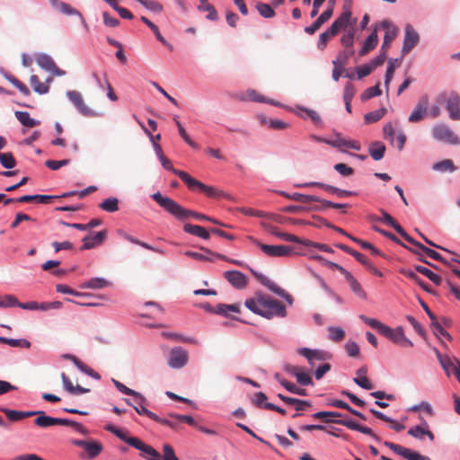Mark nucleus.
I'll return each mask as SVG.
<instances>
[{
  "label": "nucleus",
  "instance_id": "1",
  "mask_svg": "<svg viewBox=\"0 0 460 460\" xmlns=\"http://www.w3.org/2000/svg\"><path fill=\"white\" fill-rule=\"evenodd\" d=\"M105 429L113 433L129 446L140 450L142 452L141 456L147 460H179L172 447L169 444L163 446V454H161L151 446L145 444L138 438L128 437L122 429L111 424L107 425Z\"/></svg>",
  "mask_w": 460,
  "mask_h": 460
},
{
  "label": "nucleus",
  "instance_id": "2",
  "mask_svg": "<svg viewBox=\"0 0 460 460\" xmlns=\"http://www.w3.org/2000/svg\"><path fill=\"white\" fill-rule=\"evenodd\" d=\"M244 305L252 313L266 319L284 318L287 315L286 306L281 301L261 292H257L252 297L246 299Z\"/></svg>",
  "mask_w": 460,
  "mask_h": 460
},
{
  "label": "nucleus",
  "instance_id": "3",
  "mask_svg": "<svg viewBox=\"0 0 460 460\" xmlns=\"http://www.w3.org/2000/svg\"><path fill=\"white\" fill-rule=\"evenodd\" d=\"M152 199L159 204L160 207H162L165 211H167L169 214L175 217L178 220H186L189 217H194L196 219L199 220H207L209 222H212L214 224L226 226L227 225H225L218 220L209 217L204 214H200L187 208H184L181 205H179L176 201H174L172 199L169 197L163 196L159 191L154 193L152 196Z\"/></svg>",
  "mask_w": 460,
  "mask_h": 460
},
{
  "label": "nucleus",
  "instance_id": "4",
  "mask_svg": "<svg viewBox=\"0 0 460 460\" xmlns=\"http://www.w3.org/2000/svg\"><path fill=\"white\" fill-rule=\"evenodd\" d=\"M360 319L363 320V322L370 327L376 329L381 335L392 341L394 343L402 348H411L413 346L412 341L405 337L403 328L402 326L392 329L391 327L374 318L360 315Z\"/></svg>",
  "mask_w": 460,
  "mask_h": 460
},
{
  "label": "nucleus",
  "instance_id": "5",
  "mask_svg": "<svg viewBox=\"0 0 460 460\" xmlns=\"http://www.w3.org/2000/svg\"><path fill=\"white\" fill-rule=\"evenodd\" d=\"M181 181L185 182V184L188 186L189 189L194 190L195 188H198L201 192L206 194L208 198H226L230 199V196L226 194L225 191L218 190L213 186H208L201 181L194 179L188 173H181Z\"/></svg>",
  "mask_w": 460,
  "mask_h": 460
},
{
  "label": "nucleus",
  "instance_id": "6",
  "mask_svg": "<svg viewBox=\"0 0 460 460\" xmlns=\"http://www.w3.org/2000/svg\"><path fill=\"white\" fill-rule=\"evenodd\" d=\"M252 275L256 278L258 281H260L264 287H266L269 290L273 292L274 294L283 297L289 305L293 304V297L291 295L287 293L283 288L279 287L275 282L270 280L267 276L258 273L254 270H251Z\"/></svg>",
  "mask_w": 460,
  "mask_h": 460
},
{
  "label": "nucleus",
  "instance_id": "7",
  "mask_svg": "<svg viewBox=\"0 0 460 460\" xmlns=\"http://www.w3.org/2000/svg\"><path fill=\"white\" fill-rule=\"evenodd\" d=\"M433 137L438 140L451 145H457L460 143L459 137L449 128V127L438 124L432 128Z\"/></svg>",
  "mask_w": 460,
  "mask_h": 460
},
{
  "label": "nucleus",
  "instance_id": "8",
  "mask_svg": "<svg viewBox=\"0 0 460 460\" xmlns=\"http://www.w3.org/2000/svg\"><path fill=\"white\" fill-rule=\"evenodd\" d=\"M445 101L447 102V110L449 112L450 119L455 120L460 119V97L454 93H452L447 99L445 93L438 97V102Z\"/></svg>",
  "mask_w": 460,
  "mask_h": 460
},
{
  "label": "nucleus",
  "instance_id": "9",
  "mask_svg": "<svg viewBox=\"0 0 460 460\" xmlns=\"http://www.w3.org/2000/svg\"><path fill=\"white\" fill-rule=\"evenodd\" d=\"M378 27L383 28L385 30L384 41L380 50L387 51L392 42L397 37L399 33V29L389 20H384L377 26V28Z\"/></svg>",
  "mask_w": 460,
  "mask_h": 460
},
{
  "label": "nucleus",
  "instance_id": "10",
  "mask_svg": "<svg viewBox=\"0 0 460 460\" xmlns=\"http://www.w3.org/2000/svg\"><path fill=\"white\" fill-rule=\"evenodd\" d=\"M261 251L270 257H286L292 253V247L287 245H269L260 243L257 240L252 239Z\"/></svg>",
  "mask_w": 460,
  "mask_h": 460
},
{
  "label": "nucleus",
  "instance_id": "11",
  "mask_svg": "<svg viewBox=\"0 0 460 460\" xmlns=\"http://www.w3.org/2000/svg\"><path fill=\"white\" fill-rule=\"evenodd\" d=\"M384 445L393 450L395 454L402 456L407 460H431L428 456H421L418 452L412 451L393 442L385 441Z\"/></svg>",
  "mask_w": 460,
  "mask_h": 460
},
{
  "label": "nucleus",
  "instance_id": "12",
  "mask_svg": "<svg viewBox=\"0 0 460 460\" xmlns=\"http://www.w3.org/2000/svg\"><path fill=\"white\" fill-rule=\"evenodd\" d=\"M405 241H407L408 243H411L412 245H414L416 247V249H411V248L408 247V249L410 251H411L412 252H414L415 254L422 255V253H424L433 260H436V261H441L445 264H447V261L438 252H437L436 251H434L430 248L424 246L422 243L414 240L411 236H410V238L406 237Z\"/></svg>",
  "mask_w": 460,
  "mask_h": 460
},
{
  "label": "nucleus",
  "instance_id": "13",
  "mask_svg": "<svg viewBox=\"0 0 460 460\" xmlns=\"http://www.w3.org/2000/svg\"><path fill=\"white\" fill-rule=\"evenodd\" d=\"M188 351L181 347H175L170 351L168 365L172 368H181L188 362Z\"/></svg>",
  "mask_w": 460,
  "mask_h": 460
},
{
  "label": "nucleus",
  "instance_id": "14",
  "mask_svg": "<svg viewBox=\"0 0 460 460\" xmlns=\"http://www.w3.org/2000/svg\"><path fill=\"white\" fill-rule=\"evenodd\" d=\"M66 95L82 115L85 117H93L96 115V113L85 104L84 98L79 92L69 91Z\"/></svg>",
  "mask_w": 460,
  "mask_h": 460
},
{
  "label": "nucleus",
  "instance_id": "15",
  "mask_svg": "<svg viewBox=\"0 0 460 460\" xmlns=\"http://www.w3.org/2000/svg\"><path fill=\"white\" fill-rule=\"evenodd\" d=\"M420 35L414 30L412 25L407 24L405 26V34L403 40V45L402 48V55L408 54L419 42Z\"/></svg>",
  "mask_w": 460,
  "mask_h": 460
},
{
  "label": "nucleus",
  "instance_id": "16",
  "mask_svg": "<svg viewBox=\"0 0 460 460\" xmlns=\"http://www.w3.org/2000/svg\"><path fill=\"white\" fill-rule=\"evenodd\" d=\"M429 103V97L427 95L421 96L408 120L411 123H417L422 120L428 112Z\"/></svg>",
  "mask_w": 460,
  "mask_h": 460
},
{
  "label": "nucleus",
  "instance_id": "17",
  "mask_svg": "<svg viewBox=\"0 0 460 460\" xmlns=\"http://www.w3.org/2000/svg\"><path fill=\"white\" fill-rule=\"evenodd\" d=\"M324 142L332 147L338 148L341 152H345V148L357 151L361 149V145L358 141L353 139H345L340 136H337V137L333 140H325Z\"/></svg>",
  "mask_w": 460,
  "mask_h": 460
},
{
  "label": "nucleus",
  "instance_id": "18",
  "mask_svg": "<svg viewBox=\"0 0 460 460\" xmlns=\"http://www.w3.org/2000/svg\"><path fill=\"white\" fill-rule=\"evenodd\" d=\"M298 353L307 359L312 367L315 366L316 361H323L329 358V354L327 352L318 349H311L308 348L299 349Z\"/></svg>",
  "mask_w": 460,
  "mask_h": 460
},
{
  "label": "nucleus",
  "instance_id": "19",
  "mask_svg": "<svg viewBox=\"0 0 460 460\" xmlns=\"http://www.w3.org/2000/svg\"><path fill=\"white\" fill-rule=\"evenodd\" d=\"M224 278L235 288L243 289L247 286L246 276L238 270H228L224 272Z\"/></svg>",
  "mask_w": 460,
  "mask_h": 460
},
{
  "label": "nucleus",
  "instance_id": "20",
  "mask_svg": "<svg viewBox=\"0 0 460 460\" xmlns=\"http://www.w3.org/2000/svg\"><path fill=\"white\" fill-rule=\"evenodd\" d=\"M107 236V231L102 230L100 232H97L94 235H87L83 239V246L81 247V250H89L96 245L101 244Z\"/></svg>",
  "mask_w": 460,
  "mask_h": 460
},
{
  "label": "nucleus",
  "instance_id": "21",
  "mask_svg": "<svg viewBox=\"0 0 460 460\" xmlns=\"http://www.w3.org/2000/svg\"><path fill=\"white\" fill-rule=\"evenodd\" d=\"M332 7L326 9L310 26L305 28V31L310 35L315 33L332 17Z\"/></svg>",
  "mask_w": 460,
  "mask_h": 460
},
{
  "label": "nucleus",
  "instance_id": "22",
  "mask_svg": "<svg viewBox=\"0 0 460 460\" xmlns=\"http://www.w3.org/2000/svg\"><path fill=\"white\" fill-rule=\"evenodd\" d=\"M408 434L418 439H422L423 436H427L431 441L434 440V434L429 429L428 423L425 420L422 421L421 425L409 429Z\"/></svg>",
  "mask_w": 460,
  "mask_h": 460
},
{
  "label": "nucleus",
  "instance_id": "23",
  "mask_svg": "<svg viewBox=\"0 0 460 460\" xmlns=\"http://www.w3.org/2000/svg\"><path fill=\"white\" fill-rule=\"evenodd\" d=\"M377 25L376 26L374 31L366 39L363 43L361 49L358 51L359 56H365L374 49L378 44V36H377Z\"/></svg>",
  "mask_w": 460,
  "mask_h": 460
},
{
  "label": "nucleus",
  "instance_id": "24",
  "mask_svg": "<svg viewBox=\"0 0 460 460\" xmlns=\"http://www.w3.org/2000/svg\"><path fill=\"white\" fill-rule=\"evenodd\" d=\"M0 411L5 414V416L8 418L11 421H20L23 419L32 417L34 416V412L32 411H16V410H11L8 408H0Z\"/></svg>",
  "mask_w": 460,
  "mask_h": 460
},
{
  "label": "nucleus",
  "instance_id": "25",
  "mask_svg": "<svg viewBox=\"0 0 460 460\" xmlns=\"http://www.w3.org/2000/svg\"><path fill=\"white\" fill-rule=\"evenodd\" d=\"M34 416L37 418L34 420V424L40 428H49L55 425V418L48 416L43 411H32Z\"/></svg>",
  "mask_w": 460,
  "mask_h": 460
},
{
  "label": "nucleus",
  "instance_id": "26",
  "mask_svg": "<svg viewBox=\"0 0 460 460\" xmlns=\"http://www.w3.org/2000/svg\"><path fill=\"white\" fill-rule=\"evenodd\" d=\"M183 231L185 233L199 236L202 239L208 240L210 237V232L208 231L206 228L197 225H191V224H185L183 226Z\"/></svg>",
  "mask_w": 460,
  "mask_h": 460
},
{
  "label": "nucleus",
  "instance_id": "27",
  "mask_svg": "<svg viewBox=\"0 0 460 460\" xmlns=\"http://www.w3.org/2000/svg\"><path fill=\"white\" fill-rule=\"evenodd\" d=\"M382 221L386 225L392 226L404 240L406 237L410 238V235L404 231V229L394 220V218L382 210Z\"/></svg>",
  "mask_w": 460,
  "mask_h": 460
},
{
  "label": "nucleus",
  "instance_id": "28",
  "mask_svg": "<svg viewBox=\"0 0 460 460\" xmlns=\"http://www.w3.org/2000/svg\"><path fill=\"white\" fill-rule=\"evenodd\" d=\"M64 358H67V359H70L72 360L75 365L84 373L87 374L88 376L95 378V379H100V375L95 372L93 369H92L91 367H89L87 365L84 364L80 359H78L76 357L73 356V355H70V354H66L64 356Z\"/></svg>",
  "mask_w": 460,
  "mask_h": 460
},
{
  "label": "nucleus",
  "instance_id": "29",
  "mask_svg": "<svg viewBox=\"0 0 460 460\" xmlns=\"http://www.w3.org/2000/svg\"><path fill=\"white\" fill-rule=\"evenodd\" d=\"M368 152L375 161H379L385 155V146L380 141L372 142L368 146Z\"/></svg>",
  "mask_w": 460,
  "mask_h": 460
},
{
  "label": "nucleus",
  "instance_id": "30",
  "mask_svg": "<svg viewBox=\"0 0 460 460\" xmlns=\"http://www.w3.org/2000/svg\"><path fill=\"white\" fill-rule=\"evenodd\" d=\"M111 286V282L103 278H93L81 285L82 288L100 289Z\"/></svg>",
  "mask_w": 460,
  "mask_h": 460
},
{
  "label": "nucleus",
  "instance_id": "31",
  "mask_svg": "<svg viewBox=\"0 0 460 460\" xmlns=\"http://www.w3.org/2000/svg\"><path fill=\"white\" fill-rule=\"evenodd\" d=\"M15 118L19 122L27 128H33L40 125V121L31 118L30 113L27 111H17L14 112Z\"/></svg>",
  "mask_w": 460,
  "mask_h": 460
},
{
  "label": "nucleus",
  "instance_id": "32",
  "mask_svg": "<svg viewBox=\"0 0 460 460\" xmlns=\"http://www.w3.org/2000/svg\"><path fill=\"white\" fill-rule=\"evenodd\" d=\"M56 196L49 195H24L18 198L17 202L24 203V202H31L36 201L38 203L47 204L51 199H56Z\"/></svg>",
  "mask_w": 460,
  "mask_h": 460
},
{
  "label": "nucleus",
  "instance_id": "33",
  "mask_svg": "<svg viewBox=\"0 0 460 460\" xmlns=\"http://www.w3.org/2000/svg\"><path fill=\"white\" fill-rule=\"evenodd\" d=\"M280 195H282L283 197H285L287 199H292L295 201H298V202H302V203H310V202H313V200H319V197H317V196L305 195V194H301V193H297V192H295L293 194H288L287 192L281 191Z\"/></svg>",
  "mask_w": 460,
  "mask_h": 460
},
{
  "label": "nucleus",
  "instance_id": "34",
  "mask_svg": "<svg viewBox=\"0 0 460 460\" xmlns=\"http://www.w3.org/2000/svg\"><path fill=\"white\" fill-rule=\"evenodd\" d=\"M346 281L348 282L351 291L359 298L366 299L367 298V293L361 287L360 283L352 276L348 277L346 279Z\"/></svg>",
  "mask_w": 460,
  "mask_h": 460
},
{
  "label": "nucleus",
  "instance_id": "35",
  "mask_svg": "<svg viewBox=\"0 0 460 460\" xmlns=\"http://www.w3.org/2000/svg\"><path fill=\"white\" fill-rule=\"evenodd\" d=\"M112 383L114 384L115 387L120 393L127 394V395L133 396L135 399H139V400H141V402L146 401V398L140 393L127 387L125 385H123L119 381L112 379Z\"/></svg>",
  "mask_w": 460,
  "mask_h": 460
},
{
  "label": "nucleus",
  "instance_id": "36",
  "mask_svg": "<svg viewBox=\"0 0 460 460\" xmlns=\"http://www.w3.org/2000/svg\"><path fill=\"white\" fill-rule=\"evenodd\" d=\"M432 169L440 172H453L456 170V166L454 164L453 161L450 159H444L440 162L435 163L432 165Z\"/></svg>",
  "mask_w": 460,
  "mask_h": 460
},
{
  "label": "nucleus",
  "instance_id": "37",
  "mask_svg": "<svg viewBox=\"0 0 460 460\" xmlns=\"http://www.w3.org/2000/svg\"><path fill=\"white\" fill-rule=\"evenodd\" d=\"M401 60L399 59H390L388 61V66L385 72V85L386 87V90L388 91L389 84L393 79L394 73L395 69L400 66Z\"/></svg>",
  "mask_w": 460,
  "mask_h": 460
},
{
  "label": "nucleus",
  "instance_id": "38",
  "mask_svg": "<svg viewBox=\"0 0 460 460\" xmlns=\"http://www.w3.org/2000/svg\"><path fill=\"white\" fill-rule=\"evenodd\" d=\"M36 62L42 69L49 72L54 68L56 64L51 57L46 54H38L36 56Z\"/></svg>",
  "mask_w": 460,
  "mask_h": 460
},
{
  "label": "nucleus",
  "instance_id": "39",
  "mask_svg": "<svg viewBox=\"0 0 460 460\" xmlns=\"http://www.w3.org/2000/svg\"><path fill=\"white\" fill-rule=\"evenodd\" d=\"M30 84L34 92L40 94H45L49 92V86L47 84H43L40 81L38 75H32L30 77Z\"/></svg>",
  "mask_w": 460,
  "mask_h": 460
},
{
  "label": "nucleus",
  "instance_id": "40",
  "mask_svg": "<svg viewBox=\"0 0 460 460\" xmlns=\"http://www.w3.org/2000/svg\"><path fill=\"white\" fill-rule=\"evenodd\" d=\"M99 208L107 212L119 210V199L115 197L108 198L99 204Z\"/></svg>",
  "mask_w": 460,
  "mask_h": 460
},
{
  "label": "nucleus",
  "instance_id": "41",
  "mask_svg": "<svg viewBox=\"0 0 460 460\" xmlns=\"http://www.w3.org/2000/svg\"><path fill=\"white\" fill-rule=\"evenodd\" d=\"M200 4L198 6V9L201 12H208L207 18L211 21H215L217 19V13L215 7L208 3V0H199Z\"/></svg>",
  "mask_w": 460,
  "mask_h": 460
},
{
  "label": "nucleus",
  "instance_id": "42",
  "mask_svg": "<svg viewBox=\"0 0 460 460\" xmlns=\"http://www.w3.org/2000/svg\"><path fill=\"white\" fill-rule=\"evenodd\" d=\"M4 78L8 80L13 85H14L25 96H29L31 94L29 88L13 75L6 73L4 74Z\"/></svg>",
  "mask_w": 460,
  "mask_h": 460
},
{
  "label": "nucleus",
  "instance_id": "43",
  "mask_svg": "<svg viewBox=\"0 0 460 460\" xmlns=\"http://www.w3.org/2000/svg\"><path fill=\"white\" fill-rule=\"evenodd\" d=\"M416 271L423 274L424 276H426L429 280H431L434 284L436 285H440L441 283V278L435 274L433 271H431L430 270L423 267V266H420V265H416L414 266Z\"/></svg>",
  "mask_w": 460,
  "mask_h": 460
},
{
  "label": "nucleus",
  "instance_id": "44",
  "mask_svg": "<svg viewBox=\"0 0 460 460\" xmlns=\"http://www.w3.org/2000/svg\"><path fill=\"white\" fill-rule=\"evenodd\" d=\"M214 312L217 314H222V315H228L229 312L239 313L240 312V305H238V304H234V305L220 304L216 307Z\"/></svg>",
  "mask_w": 460,
  "mask_h": 460
},
{
  "label": "nucleus",
  "instance_id": "45",
  "mask_svg": "<svg viewBox=\"0 0 460 460\" xmlns=\"http://www.w3.org/2000/svg\"><path fill=\"white\" fill-rule=\"evenodd\" d=\"M400 273L403 276L411 279L413 280L416 284H418L420 288H422L424 290L428 291V285L413 271L406 269L400 270Z\"/></svg>",
  "mask_w": 460,
  "mask_h": 460
},
{
  "label": "nucleus",
  "instance_id": "46",
  "mask_svg": "<svg viewBox=\"0 0 460 460\" xmlns=\"http://www.w3.org/2000/svg\"><path fill=\"white\" fill-rule=\"evenodd\" d=\"M385 113H386L385 108H382V109L368 112L364 117L365 122L368 123V124L376 122L379 119H381L385 116Z\"/></svg>",
  "mask_w": 460,
  "mask_h": 460
},
{
  "label": "nucleus",
  "instance_id": "47",
  "mask_svg": "<svg viewBox=\"0 0 460 460\" xmlns=\"http://www.w3.org/2000/svg\"><path fill=\"white\" fill-rule=\"evenodd\" d=\"M173 120L178 128V131H179V134L180 136L183 138V140L189 145L191 147H194V148H197L198 147V145L192 141L190 139V137H189V135L187 134L185 128L182 127V125L181 124V122L179 121L178 119V116H174L173 118Z\"/></svg>",
  "mask_w": 460,
  "mask_h": 460
},
{
  "label": "nucleus",
  "instance_id": "48",
  "mask_svg": "<svg viewBox=\"0 0 460 460\" xmlns=\"http://www.w3.org/2000/svg\"><path fill=\"white\" fill-rule=\"evenodd\" d=\"M329 339L335 342H340L345 338V332L340 327H328Z\"/></svg>",
  "mask_w": 460,
  "mask_h": 460
},
{
  "label": "nucleus",
  "instance_id": "49",
  "mask_svg": "<svg viewBox=\"0 0 460 460\" xmlns=\"http://www.w3.org/2000/svg\"><path fill=\"white\" fill-rule=\"evenodd\" d=\"M85 451L87 452L90 458H94L101 454L102 451V446L101 443L96 441H89Z\"/></svg>",
  "mask_w": 460,
  "mask_h": 460
},
{
  "label": "nucleus",
  "instance_id": "50",
  "mask_svg": "<svg viewBox=\"0 0 460 460\" xmlns=\"http://www.w3.org/2000/svg\"><path fill=\"white\" fill-rule=\"evenodd\" d=\"M0 163L6 169H12L16 164L12 153H0Z\"/></svg>",
  "mask_w": 460,
  "mask_h": 460
},
{
  "label": "nucleus",
  "instance_id": "51",
  "mask_svg": "<svg viewBox=\"0 0 460 460\" xmlns=\"http://www.w3.org/2000/svg\"><path fill=\"white\" fill-rule=\"evenodd\" d=\"M137 1L139 2L146 9H148L154 13H160L164 10L163 5L156 1H153V0H137Z\"/></svg>",
  "mask_w": 460,
  "mask_h": 460
},
{
  "label": "nucleus",
  "instance_id": "52",
  "mask_svg": "<svg viewBox=\"0 0 460 460\" xmlns=\"http://www.w3.org/2000/svg\"><path fill=\"white\" fill-rule=\"evenodd\" d=\"M271 233H272V234H274L285 241H288V242L303 243V244L305 243V241H302L299 237H297L294 234H290L288 233H282V232L278 231L277 229L272 230Z\"/></svg>",
  "mask_w": 460,
  "mask_h": 460
},
{
  "label": "nucleus",
  "instance_id": "53",
  "mask_svg": "<svg viewBox=\"0 0 460 460\" xmlns=\"http://www.w3.org/2000/svg\"><path fill=\"white\" fill-rule=\"evenodd\" d=\"M256 9L259 13L264 18H271L275 15V12L272 7L268 4L258 3Z\"/></svg>",
  "mask_w": 460,
  "mask_h": 460
},
{
  "label": "nucleus",
  "instance_id": "54",
  "mask_svg": "<svg viewBox=\"0 0 460 460\" xmlns=\"http://www.w3.org/2000/svg\"><path fill=\"white\" fill-rule=\"evenodd\" d=\"M206 254L192 252V251H186L184 252L185 256L190 257L194 260L200 261H213V256L210 254H208L205 251H203Z\"/></svg>",
  "mask_w": 460,
  "mask_h": 460
},
{
  "label": "nucleus",
  "instance_id": "55",
  "mask_svg": "<svg viewBox=\"0 0 460 460\" xmlns=\"http://www.w3.org/2000/svg\"><path fill=\"white\" fill-rule=\"evenodd\" d=\"M280 384L290 393L298 394V395H305L306 391L304 388L297 387L295 384L287 381L286 379L280 380Z\"/></svg>",
  "mask_w": 460,
  "mask_h": 460
},
{
  "label": "nucleus",
  "instance_id": "56",
  "mask_svg": "<svg viewBox=\"0 0 460 460\" xmlns=\"http://www.w3.org/2000/svg\"><path fill=\"white\" fill-rule=\"evenodd\" d=\"M159 161L161 162V164L163 165V167L172 172H173L175 175H177L178 177H180V179L181 180V173H187L186 172H183V171H180V170H177L175 169L172 164V162L165 156H162L159 158Z\"/></svg>",
  "mask_w": 460,
  "mask_h": 460
},
{
  "label": "nucleus",
  "instance_id": "57",
  "mask_svg": "<svg viewBox=\"0 0 460 460\" xmlns=\"http://www.w3.org/2000/svg\"><path fill=\"white\" fill-rule=\"evenodd\" d=\"M135 400H136V403H137L136 405H133L135 411L139 415H146L148 418L152 419V417H154V412H152L151 411L146 409L144 405L146 403V400L145 402H141V400H139V399H135Z\"/></svg>",
  "mask_w": 460,
  "mask_h": 460
},
{
  "label": "nucleus",
  "instance_id": "58",
  "mask_svg": "<svg viewBox=\"0 0 460 460\" xmlns=\"http://www.w3.org/2000/svg\"><path fill=\"white\" fill-rule=\"evenodd\" d=\"M381 94V90L379 84H376L375 86L367 88L361 95L362 101L369 100L375 96H378Z\"/></svg>",
  "mask_w": 460,
  "mask_h": 460
},
{
  "label": "nucleus",
  "instance_id": "59",
  "mask_svg": "<svg viewBox=\"0 0 460 460\" xmlns=\"http://www.w3.org/2000/svg\"><path fill=\"white\" fill-rule=\"evenodd\" d=\"M350 16H351V13L349 11H345L343 12L339 18H337L334 22L337 24V26L339 27V30H342V29H345L349 22V19H350Z\"/></svg>",
  "mask_w": 460,
  "mask_h": 460
},
{
  "label": "nucleus",
  "instance_id": "60",
  "mask_svg": "<svg viewBox=\"0 0 460 460\" xmlns=\"http://www.w3.org/2000/svg\"><path fill=\"white\" fill-rule=\"evenodd\" d=\"M350 16H351V13L349 11H345L343 12L339 18H337L334 22L337 24V26L339 27V30H342V29H345L349 22V19H350Z\"/></svg>",
  "mask_w": 460,
  "mask_h": 460
},
{
  "label": "nucleus",
  "instance_id": "61",
  "mask_svg": "<svg viewBox=\"0 0 460 460\" xmlns=\"http://www.w3.org/2000/svg\"><path fill=\"white\" fill-rule=\"evenodd\" d=\"M17 303V298L13 295H4L0 296V307L7 308L14 306V304Z\"/></svg>",
  "mask_w": 460,
  "mask_h": 460
},
{
  "label": "nucleus",
  "instance_id": "62",
  "mask_svg": "<svg viewBox=\"0 0 460 460\" xmlns=\"http://www.w3.org/2000/svg\"><path fill=\"white\" fill-rule=\"evenodd\" d=\"M441 363H442L444 369L447 371L448 370V367H452L454 375L456 376V377L457 378V380L460 383V362L457 360H456V362H451L450 359H448L447 363L444 362V361H441Z\"/></svg>",
  "mask_w": 460,
  "mask_h": 460
},
{
  "label": "nucleus",
  "instance_id": "63",
  "mask_svg": "<svg viewBox=\"0 0 460 460\" xmlns=\"http://www.w3.org/2000/svg\"><path fill=\"white\" fill-rule=\"evenodd\" d=\"M70 163L69 159H63V160H47L45 162V165L49 168L50 170L57 171L62 166L67 165Z\"/></svg>",
  "mask_w": 460,
  "mask_h": 460
},
{
  "label": "nucleus",
  "instance_id": "64",
  "mask_svg": "<svg viewBox=\"0 0 460 460\" xmlns=\"http://www.w3.org/2000/svg\"><path fill=\"white\" fill-rule=\"evenodd\" d=\"M383 132H384L385 139L388 140L391 144H394V142L395 140V138H394L395 131H394V128L392 123L388 122V123L385 124L384 128H383Z\"/></svg>",
  "mask_w": 460,
  "mask_h": 460
}]
</instances>
